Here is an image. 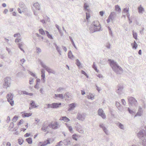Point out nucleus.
I'll return each mask as SVG.
<instances>
[{
    "label": "nucleus",
    "instance_id": "nucleus-1",
    "mask_svg": "<svg viewBox=\"0 0 146 146\" xmlns=\"http://www.w3.org/2000/svg\"><path fill=\"white\" fill-rule=\"evenodd\" d=\"M108 61L109 62L110 64L112 69L117 74H120V72L122 71L123 70L122 68L118 66L116 64V62H115L114 61L111 60H109Z\"/></svg>",
    "mask_w": 146,
    "mask_h": 146
},
{
    "label": "nucleus",
    "instance_id": "nucleus-2",
    "mask_svg": "<svg viewBox=\"0 0 146 146\" xmlns=\"http://www.w3.org/2000/svg\"><path fill=\"white\" fill-rule=\"evenodd\" d=\"M100 29V25L99 22L96 21L93 23V25L90 28V31L93 33L96 31H99Z\"/></svg>",
    "mask_w": 146,
    "mask_h": 146
},
{
    "label": "nucleus",
    "instance_id": "nucleus-3",
    "mask_svg": "<svg viewBox=\"0 0 146 146\" xmlns=\"http://www.w3.org/2000/svg\"><path fill=\"white\" fill-rule=\"evenodd\" d=\"M11 79L10 77H5L4 79V87L7 88L9 87L11 84Z\"/></svg>",
    "mask_w": 146,
    "mask_h": 146
},
{
    "label": "nucleus",
    "instance_id": "nucleus-4",
    "mask_svg": "<svg viewBox=\"0 0 146 146\" xmlns=\"http://www.w3.org/2000/svg\"><path fill=\"white\" fill-rule=\"evenodd\" d=\"M58 123L56 121H52L49 125V127L53 129H57L59 127Z\"/></svg>",
    "mask_w": 146,
    "mask_h": 146
},
{
    "label": "nucleus",
    "instance_id": "nucleus-5",
    "mask_svg": "<svg viewBox=\"0 0 146 146\" xmlns=\"http://www.w3.org/2000/svg\"><path fill=\"white\" fill-rule=\"evenodd\" d=\"M38 31L40 34L42 35H45L46 33L47 37L49 38L50 39H53V37L52 35L49 33V32L48 31H46L45 32V31L42 29H40Z\"/></svg>",
    "mask_w": 146,
    "mask_h": 146
},
{
    "label": "nucleus",
    "instance_id": "nucleus-6",
    "mask_svg": "<svg viewBox=\"0 0 146 146\" xmlns=\"http://www.w3.org/2000/svg\"><path fill=\"white\" fill-rule=\"evenodd\" d=\"M8 101L9 102L11 106H13L14 105V101L13 100V96L11 93H9L7 94V97Z\"/></svg>",
    "mask_w": 146,
    "mask_h": 146
},
{
    "label": "nucleus",
    "instance_id": "nucleus-7",
    "mask_svg": "<svg viewBox=\"0 0 146 146\" xmlns=\"http://www.w3.org/2000/svg\"><path fill=\"white\" fill-rule=\"evenodd\" d=\"M49 127L48 125L47 126L46 124L44 123L42 126L41 130L47 134L49 132Z\"/></svg>",
    "mask_w": 146,
    "mask_h": 146
},
{
    "label": "nucleus",
    "instance_id": "nucleus-8",
    "mask_svg": "<svg viewBox=\"0 0 146 146\" xmlns=\"http://www.w3.org/2000/svg\"><path fill=\"white\" fill-rule=\"evenodd\" d=\"M19 5L20 8H22V10L21 11V9L19 8H18L17 10L19 13H21L25 11V7L24 4L22 3H19Z\"/></svg>",
    "mask_w": 146,
    "mask_h": 146
},
{
    "label": "nucleus",
    "instance_id": "nucleus-9",
    "mask_svg": "<svg viewBox=\"0 0 146 146\" xmlns=\"http://www.w3.org/2000/svg\"><path fill=\"white\" fill-rule=\"evenodd\" d=\"M50 139H48L44 142H40L39 144V146H45L47 144L50 143Z\"/></svg>",
    "mask_w": 146,
    "mask_h": 146
},
{
    "label": "nucleus",
    "instance_id": "nucleus-10",
    "mask_svg": "<svg viewBox=\"0 0 146 146\" xmlns=\"http://www.w3.org/2000/svg\"><path fill=\"white\" fill-rule=\"evenodd\" d=\"M98 114L103 119H105L106 118L105 115L104 113V111L102 109H99L98 111Z\"/></svg>",
    "mask_w": 146,
    "mask_h": 146
},
{
    "label": "nucleus",
    "instance_id": "nucleus-11",
    "mask_svg": "<svg viewBox=\"0 0 146 146\" xmlns=\"http://www.w3.org/2000/svg\"><path fill=\"white\" fill-rule=\"evenodd\" d=\"M129 102L131 104H135L137 103V100L132 97H129L128 98Z\"/></svg>",
    "mask_w": 146,
    "mask_h": 146
},
{
    "label": "nucleus",
    "instance_id": "nucleus-12",
    "mask_svg": "<svg viewBox=\"0 0 146 146\" xmlns=\"http://www.w3.org/2000/svg\"><path fill=\"white\" fill-rule=\"evenodd\" d=\"M22 116L23 117H29L31 116L32 115V113L31 112L27 113L26 112H22L21 113Z\"/></svg>",
    "mask_w": 146,
    "mask_h": 146
},
{
    "label": "nucleus",
    "instance_id": "nucleus-13",
    "mask_svg": "<svg viewBox=\"0 0 146 146\" xmlns=\"http://www.w3.org/2000/svg\"><path fill=\"white\" fill-rule=\"evenodd\" d=\"M129 9L128 8H124L123 10V13H126V15L128 18H129L130 16L128 12Z\"/></svg>",
    "mask_w": 146,
    "mask_h": 146
},
{
    "label": "nucleus",
    "instance_id": "nucleus-14",
    "mask_svg": "<svg viewBox=\"0 0 146 146\" xmlns=\"http://www.w3.org/2000/svg\"><path fill=\"white\" fill-rule=\"evenodd\" d=\"M69 106V108L68 110L69 111L73 110L76 107V104L75 103H72L70 104Z\"/></svg>",
    "mask_w": 146,
    "mask_h": 146
},
{
    "label": "nucleus",
    "instance_id": "nucleus-15",
    "mask_svg": "<svg viewBox=\"0 0 146 146\" xmlns=\"http://www.w3.org/2000/svg\"><path fill=\"white\" fill-rule=\"evenodd\" d=\"M60 120H63L64 122H67L69 121L70 119L66 117H62L60 118Z\"/></svg>",
    "mask_w": 146,
    "mask_h": 146
},
{
    "label": "nucleus",
    "instance_id": "nucleus-16",
    "mask_svg": "<svg viewBox=\"0 0 146 146\" xmlns=\"http://www.w3.org/2000/svg\"><path fill=\"white\" fill-rule=\"evenodd\" d=\"M77 118L79 120L82 121L84 119V116H82V115L80 114H78Z\"/></svg>",
    "mask_w": 146,
    "mask_h": 146
},
{
    "label": "nucleus",
    "instance_id": "nucleus-17",
    "mask_svg": "<svg viewBox=\"0 0 146 146\" xmlns=\"http://www.w3.org/2000/svg\"><path fill=\"white\" fill-rule=\"evenodd\" d=\"M61 105V103H53V108H58Z\"/></svg>",
    "mask_w": 146,
    "mask_h": 146
},
{
    "label": "nucleus",
    "instance_id": "nucleus-18",
    "mask_svg": "<svg viewBox=\"0 0 146 146\" xmlns=\"http://www.w3.org/2000/svg\"><path fill=\"white\" fill-rule=\"evenodd\" d=\"M33 6L36 9L38 10H40V6L38 3L36 2L34 3Z\"/></svg>",
    "mask_w": 146,
    "mask_h": 146
},
{
    "label": "nucleus",
    "instance_id": "nucleus-19",
    "mask_svg": "<svg viewBox=\"0 0 146 146\" xmlns=\"http://www.w3.org/2000/svg\"><path fill=\"white\" fill-rule=\"evenodd\" d=\"M131 46L133 49H136L137 47V45L135 41H134L133 43L131 44Z\"/></svg>",
    "mask_w": 146,
    "mask_h": 146
},
{
    "label": "nucleus",
    "instance_id": "nucleus-20",
    "mask_svg": "<svg viewBox=\"0 0 146 146\" xmlns=\"http://www.w3.org/2000/svg\"><path fill=\"white\" fill-rule=\"evenodd\" d=\"M45 70L49 73H54V72L48 67H47L46 68Z\"/></svg>",
    "mask_w": 146,
    "mask_h": 146
},
{
    "label": "nucleus",
    "instance_id": "nucleus-21",
    "mask_svg": "<svg viewBox=\"0 0 146 146\" xmlns=\"http://www.w3.org/2000/svg\"><path fill=\"white\" fill-rule=\"evenodd\" d=\"M25 126L26 127V128H21L20 129V130L21 131H23V132L25 131L28 127V123H26L25 124Z\"/></svg>",
    "mask_w": 146,
    "mask_h": 146
},
{
    "label": "nucleus",
    "instance_id": "nucleus-22",
    "mask_svg": "<svg viewBox=\"0 0 146 146\" xmlns=\"http://www.w3.org/2000/svg\"><path fill=\"white\" fill-rule=\"evenodd\" d=\"M26 140L27 142L29 144H31L32 143V138H31L29 137L27 138Z\"/></svg>",
    "mask_w": 146,
    "mask_h": 146
},
{
    "label": "nucleus",
    "instance_id": "nucleus-23",
    "mask_svg": "<svg viewBox=\"0 0 146 146\" xmlns=\"http://www.w3.org/2000/svg\"><path fill=\"white\" fill-rule=\"evenodd\" d=\"M113 16L111 14L108 17V18L107 20L108 23L110 22L112 20Z\"/></svg>",
    "mask_w": 146,
    "mask_h": 146
},
{
    "label": "nucleus",
    "instance_id": "nucleus-24",
    "mask_svg": "<svg viewBox=\"0 0 146 146\" xmlns=\"http://www.w3.org/2000/svg\"><path fill=\"white\" fill-rule=\"evenodd\" d=\"M24 121L23 119H21L17 123V125L18 126L21 125L23 124Z\"/></svg>",
    "mask_w": 146,
    "mask_h": 146
},
{
    "label": "nucleus",
    "instance_id": "nucleus-25",
    "mask_svg": "<svg viewBox=\"0 0 146 146\" xmlns=\"http://www.w3.org/2000/svg\"><path fill=\"white\" fill-rule=\"evenodd\" d=\"M139 12V13H142L144 11V9L140 5L138 8Z\"/></svg>",
    "mask_w": 146,
    "mask_h": 146
},
{
    "label": "nucleus",
    "instance_id": "nucleus-26",
    "mask_svg": "<svg viewBox=\"0 0 146 146\" xmlns=\"http://www.w3.org/2000/svg\"><path fill=\"white\" fill-rule=\"evenodd\" d=\"M68 57L70 59H72L74 58V56L72 55L71 51H70L68 52Z\"/></svg>",
    "mask_w": 146,
    "mask_h": 146
},
{
    "label": "nucleus",
    "instance_id": "nucleus-27",
    "mask_svg": "<svg viewBox=\"0 0 146 146\" xmlns=\"http://www.w3.org/2000/svg\"><path fill=\"white\" fill-rule=\"evenodd\" d=\"M115 10L116 11H121V9H120V7L117 5H116L115 6Z\"/></svg>",
    "mask_w": 146,
    "mask_h": 146
},
{
    "label": "nucleus",
    "instance_id": "nucleus-28",
    "mask_svg": "<svg viewBox=\"0 0 146 146\" xmlns=\"http://www.w3.org/2000/svg\"><path fill=\"white\" fill-rule=\"evenodd\" d=\"M87 98L88 99L92 100L94 98V96L92 94H89L87 96Z\"/></svg>",
    "mask_w": 146,
    "mask_h": 146
},
{
    "label": "nucleus",
    "instance_id": "nucleus-29",
    "mask_svg": "<svg viewBox=\"0 0 146 146\" xmlns=\"http://www.w3.org/2000/svg\"><path fill=\"white\" fill-rule=\"evenodd\" d=\"M89 7V5L87 4L86 3H85L84 5V8L86 9V11H88L89 9H87V8Z\"/></svg>",
    "mask_w": 146,
    "mask_h": 146
},
{
    "label": "nucleus",
    "instance_id": "nucleus-30",
    "mask_svg": "<svg viewBox=\"0 0 146 146\" xmlns=\"http://www.w3.org/2000/svg\"><path fill=\"white\" fill-rule=\"evenodd\" d=\"M24 142V140L22 138L19 139L18 140V142L20 145H22Z\"/></svg>",
    "mask_w": 146,
    "mask_h": 146
},
{
    "label": "nucleus",
    "instance_id": "nucleus-31",
    "mask_svg": "<svg viewBox=\"0 0 146 146\" xmlns=\"http://www.w3.org/2000/svg\"><path fill=\"white\" fill-rule=\"evenodd\" d=\"M55 96L56 97H59L61 99L63 98V96L62 94H59L58 95L55 94Z\"/></svg>",
    "mask_w": 146,
    "mask_h": 146
},
{
    "label": "nucleus",
    "instance_id": "nucleus-32",
    "mask_svg": "<svg viewBox=\"0 0 146 146\" xmlns=\"http://www.w3.org/2000/svg\"><path fill=\"white\" fill-rule=\"evenodd\" d=\"M73 139L76 141L77 140V138L78 137V135L75 134H74L72 136Z\"/></svg>",
    "mask_w": 146,
    "mask_h": 146
},
{
    "label": "nucleus",
    "instance_id": "nucleus-33",
    "mask_svg": "<svg viewBox=\"0 0 146 146\" xmlns=\"http://www.w3.org/2000/svg\"><path fill=\"white\" fill-rule=\"evenodd\" d=\"M100 127L102 128L103 129L104 131L107 134V133H106V128H105V127H104L103 125L102 124H101V125H100Z\"/></svg>",
    "mask_w": 146,
    "mask_h": 146
},
{
    "label": "nucleus",
    "instance_id": "nucleus-34",
    "mask_svg": "<svg viewBox=\"0 0 146 146\" xmlns=\"http://www.w3.org/2000/svg\"><path fill=\"white\" fill-rule=\"evenodd\" d=\"M18 118L19 117L18 116L16 115L15 116L13 119V121L14 122H16L18 119Z\"/></svg>",
    "mask_w": 146,
    "mask_h": 146
},
{
    "label": "nucleus",
    "instance_id": "nucleus-35",
    "mask_svg": "<svg viewBox=\"0 0 146 146\" xmlns=\"http://www.w3.org/2000/svg\"><path fill=\"white\" fill-rule=\"evenodd\" d=\"M30 105L33 108H35L36 107L35 102L33 101H31V102L30 103Z\"/></svg>",
    "mask_w": 146,
    "mask_h": 146
},
{
    "label": "nucleus",
    "instance_id": "nucleus-36",
    "mask_svg": "<svg viewBox=\"0 0 146 146\" xmlns=\"http://www.w3.org/2000/svg\"><path fill=\"white\" fill-rule=\"evenodd\" d=\"M46 106H47V108H53V103L51 104H47Z\"/></svg>",
    "mask_w": 146,
    "mask_h": 146
},
{
    "label": "nucleus",
    "instance_id": "nucleus-37",
    "mask_svg": "<svg viewBox=\"0 0 146 146\" xmlns=\"http://www.w3.org/2000/svg\"><path fill=\"white\" fill-rule=\"evenodd\" d=\"M41 74V79L42 80H43L44 82H45L44 79L45 78V74Z\"/></svg>",
    "mask_w": 146,
    "mask_h": 146
},
{
    "label": "nucleus",
    "instance_id": "nucleus-38",
    "mask_svg": "<svg viewBox=\"0 0 146 146\" xmlns=\"http://www.w3.org/2000/svg\"><path fill=\"white\" fill-rule=\"evenodd\" d=\"M86 19L87 20H88V19L90 18V15L89 13H86Z\"/></svg>",
    "mask_w": 146,
    "mask_h": 146
},
{
    "label": "nucleus",
    "instance_id": "nucleus-39",
    "mask_svg": "<svg viewBox=\"0 0 146 146\" xmlns=\"http://www.w3.org/2000/svg\"><path fill=\"white\" fill-rule=\"evenodd\" d=\"M133 37L135 39H137V36L136 33L134 32H133Z\"/></svg>",
    "mask_w": 146,
    "mask_h": 146
},
{
    "label": "nucleus",
    "instance_id": "nucleus-40",
    "mask_svg": "<svg viewBox=\"0 0 146 146\" xmlns=\"http://www.w3.org/2000/svg\"><path fill=\"white\" fill-rule=\"evenodd\" d=\"M14 36L15 37H20L21 36V35L19 33H17L15 34L14 35Z\"/></svg>",
    "mask_w": 146,
    "mask_h": 146
},
{
    "label": "nucleus",
    "instance_id": "nucleus-41",
    "mask_svg": "<svg viewBox=\"0 0 146 146\" xmlns=\"http://www.w3.org/2000/svg\"><path fill=\"white\" fill-rule=\"evenodd\" d=\"M36 51L37 53H39L41 52V50L39 48H37Z\"/></svg>",
    "mask_w": 146,
    "mask_h": 146
},
{
    "label": "nucleus",
    "instance_id": "nucleus-42",
    "mask_svg": "<svg viewBox=\"0 0 146 146\" xmlns=\"http://www.w3.org/2000/svg\"><path fill=\"white\" fill-rule=\"evenodd\" d=\"M76 64L78 66H80V63L78 60H76Z\"/></svg>",
    "mask_w": 146,
    "mask_h": 146
},
{
    "label": "nucleus",
    "instance_id": "nucleus-43",
    "mask_svg": "<svg viewBox=\"0 0 146 146\" xmlns=\"http://www.w3.org/2000/svg\"><path fill=\"white\" fill-rule=\"evenodd\" d=\"M67 126L68 128L69 131L70 132H72V127L70 126H69L68 125H67Z\"/></svg>",
    "mask_w": 146,
    "mask_h": 146
},
{
    "label": "nucleus",
    "instance_id": "nucleus-44",
    "mask_svg": "<svg viewBox=\"0 0 146 146\" xmlns=\"http://www.w3.org/2000/svg\"><path fill=\"white\" fill-rule=\"evenodd\" d=\"M40 64H41V65L42 66V67L45 68V69H46V68L47 67V66H46L42 62H41Z\"/></svg>",
    "mask_w": 146,
    "mask_h": 146
},
{
    "label": "nucleus",
    "instance_id": "nucleus-45",
    "mask_svg": "<svg viewBox=\"0 0 146 146\" xmlns=\"http://www.w3.org/2000/svg\"><path fill=\"white\" fill-rule=\"evenodd\" d=\"M93 68L97 72H98V71L97 70L94 63L93 64Z\"/></svg>",
    "mask_w": 146,
    "mask_h": 146
},
{
    "label": "nucleus",
    "instance_id": "nucleus-46",
    "mask_svg": "<svg viewBox=\"0 0 146 146\" xmlns=\"http://www.w3.org/2000/svg\"><path fill=\"white\" fill-rule=\"evenodd\" d=\"M18 46L19 48L21 49V50H22L24 52V50L21 48V47L22 46V44H18Z\"/></svg>",
    "mask_w": 146,
    "mask_h": 146
},
{
    "label": "nucleus",
    "instance_id": "nucleus-47",
    "mask_svg": "<svg viewBox=\"0 0 146 146\" xmlns=\"http://www.w3.org/2000/svg\"><path fill=\"white\" fill-rule=\"evenodd\" d=\"M30 134L29 133H27L24 135V137H27L30 136Z\"/></svg>",
    "mask_w": 146,
    "mask_h": 146
},
{
    "label": "nucleus",
    "instance_id": "nucleus-48",
    "mask_svg": "<svg viewBox=\"0 0 146 146\" xmlns=\"http://www.w3.org/2000/svg\"><path fill=\"white\" fill-rule=\"evenodd\" d=\"M21 40V39L17 38L15 39V42H20Z\"/></svg>",
    "mask_w": 146,
    "mask_h": 146
},
{
    "label": "nucleus",
    "instance_id": "nucleus-49",
    "mask_svg": "<svg viewBox=\"0 0 146 146\" xmlns=\"http://www.w3.org/2000/svg\"><path fill=\"white\" fill-rule=\"evenodd\" d=\"M21 94H26V95H27L28 94V93L27 92H26V91H22V92H21Z\"/></svg>",
    "mask_w": 146,
    "mask_h": 146
},
{
    "label": "nucleus",
    "instance_id": "nucleus-50",
    "mask_svg": "<svg viewBox=\"0 0 146 146\" xmlns=\"http://www.w3.org/2000/svg\"><path fill=\"white\" fill-rule=\"evenodd\" d=\"M25 60L24 59H22L21 60V62L22 64H23L24 62H25Z\"/></svg>",
    "mask_w": 146,
    "mask_h": 146
},
{
    "label": "nucleus",
    "instance_id": "nucleus-51",
    "mask_svg": "<svg viewBox=\"0 0 146 146\" xmlns=\"http://www.w3.org/2000/svg\"><path fill=\"white\" fill-rule=\"evenodd\" d=\"M8 12V10L7 9H5L4 11H3V13L4 14H6Z\"/></svg>",
    "mask_w": 146,
    "mask_h": 146
},
{
    "label": "nucleus",
    "instance_id": "nucleus-52",
    "mask_svg": "<svg viewBox=\"0 0 146 146\" xmlns=\"http://www.w3.org/2000/svg\"><path fill=\"white\" fill-rule=\"evenodd\" d=\"M99 13L100 15L101 16H102L104 14V12L103 11H100Z\"/></svg>",
    "mask_w": 146,
    "mask_h": 146
},
{
    "label": "nucleus",
    "instance_id": "nucleus-53",
    "mask_svg": "<svg viewBox=\"0 0 146 146\" xmlns=\"http://www.w3.org/2000/svg\"><path fill=\"white\" fill-rule=\"evenodd\" d=\"M119 127L121 129H123V125L121 124V123H120L119 125Z\"/></svg>",
    "mask_w": 146,
    "mask_h": 146
},
{
    "label": "nucleus",
    "instance_id": "nucleus-54",
    "mask_svg": "<svg viewBox=\"0 0 146 146\" xmlns=\"http://www.w3.org/2000/svg\"><path fill=\"white\" fill-rule=\"evenodd\" d=\"M121 102H122V104H124V105H125V100H124V99H122L121 100Z\"/></svg>",
    "mask_w": 146,
    "mask_h": 146
},
{
    "label": "nucleus",
    "instance_id": "nucleus-55",
    "mask_svg": "<svg viewBox=\"0 0 146 146\" xmlns=\"http://www.w3.org/2000/svg\"><path fill=\"white\" fill-rule=\"evenodd\" d=\"M33 79L30 80L29 81V83L30 84H31L33 83Z\"/></svg>",
    "mask_w": 146,
    "mask_h": 146
},
{
    "label": "nucleus",
    "instance_id": "nucleus-56",
    "mask_svg": "<svg viewBox=\"0 0 146 146\" xmlns=\"http://www.w3.org/2000/svg\"><path fill=\"white\" fill-rule=\"evenodd\" d=\"M142 134V133L141 132H139L138 134V136L140 137V136Z\"/></svg>",
    "mask_w": 146,
    "mask_h": 146
},
{
    "label": "nucleus",
    "instance_id": "nucleus-57",
    "mask_svg": "<svg viewBox=\"0 0 146 146\" xmlns=\"http://www.w3.org/2000/svg\"><path fill=\"white\" fill-rule=\"evenodd\" d=\"M6 146H11V144L10 142H8L6 144Z\"/></svg>",
    "mask_w": 146,
    "mask_h": 146
},
{
    "label": "nucleus",
    "instance_id": "nucleus-58",
    "mask_svg": "<svg viewBox=\"0 0 146 146\" xmlns=\"http://www.w3.org/2000/svg\"><path fill=\"white\" fill-rule=\"evenodd\" d=\"M108 29L110 31V32H109V33H110V34L111 35H112V31H111V29L109 27H108Z\"/></svg>",
    "mask_w": 146,
    "mask_h": 146
},
{
    "label": "nucleus",
    "instance_id": "nucleus-59",
    "mask_svg": "<svg viewBox=\"0 0 146 146\" xmlns=\"http://www.w3.org/2000/svg\"><path fill=\"white\" fill-rule=\"evenodd\" d=\"M12 15L13 16H16V15L17 14L16 12H13L12 13Z\"/></svg>",
    "mask_w": 146,
    "mask_h": 146
},
{
    "label": "nucleus",
    "instance_id": "nucleus-60",
    "mask_svg": "<svg viewBox=\"0 0 146 146\" xmlns=\"http://www.w3.org/2000/svg\"><path fill=\"white\" fill-rule=\"evenodd\" d=\"M63 49L66 52L67 50V49L65 47L63 46Z\"/></svg>",
    "mask_w": 146,
    "mask_h": 146
},
{
    "label": "nucleus",
    "instance_id": "nucleus-61",
    "mask_svg": "<svg viewBox=\"0 0 146 146\" xmlns=\"http://www.w3.org/2000/svg\"><path fill=\"white\" fill-rule=\"evenodd\" d=\"M143 141L144 142V144H143V145L144 146H145L146 145V140L145 139L143 140Z\"/></svg>",
    "mask_w": 146,
    "mask_h": 146
},
{
    "label": "nucleus",
    "instance_id": "nucleus-62",
    "mask_svg": "<svg viewBox=\"0 0 146 146\" xmlns=\"http://www.w3.org/2000/svg\"><path fill=\"white\" fill-rule=\"evenodd\" d=\"M41 74H45L44 70L43 69L41 70Z\"/></svg>",
    "mask_w": 146,
    "mask_h": 146
},
{
    "label": "nucleus",
    "instance_id": "nucleus-63",
    "mask_svg": "<svg viewBox=\"0 0 146 146\" xmlns=\"http://www.w3.org/2000/svg\"><path fill=\"white\" fill-rule=\"evenodd\" d=\"M2 6L3 7H5L6 6V5L5 3H3L2 4Z\"/></svg>",
    "mask_w": 146,
    "mask_h": 146
},
{
    "label": "nucleus",
    "instance_id": "nucleus-64",
    "mask_svg": "<svg viewBox=\"0 0 146 146\" xmlns=\"http://www.w3.org/2000/svg\"><path fill=\"white\" fill-rule=\"evenodd\" d=\"M106 47L108 48H110V45L109 44H108L106 46Z\"/></svg>",
    "mask_w": 146,
    "mask_h": 146
}]
</instances>
